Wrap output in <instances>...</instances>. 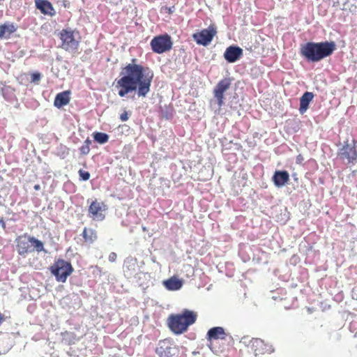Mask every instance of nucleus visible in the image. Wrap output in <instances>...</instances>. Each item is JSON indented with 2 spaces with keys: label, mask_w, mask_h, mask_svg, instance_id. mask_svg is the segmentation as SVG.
Instances as JSON below:
<instances>
[{
  "label": "nucleus",
  "mask_w": 357,
  "mask_h": 357,
  "mask_svg": "<svg viewBox=\"0 0 357 357\" xmlns=\"http://www.w3.org/2000/svg\"><path fill=\"white\" fill-rule=\"evenodd\" d=\"M33 188L36 190H39L40 189V186L39 184L35 185Z\"/></svg>",
  "instance_id": "c756f323"
},
{
  "label": "nucleus",
  "mask_w": 357,
  "mask_h": 357,
  "mask_svg": "<svg viewBox=\"0 0 357 357\" xmlns=\"http://www.w3.org/2000/svg\"><path fill=\"white\" fill-rule=\"evenodd\" d=\"M338 156L347 164L357 162V141L352 140L351 143H345L338 152Z\"/></svg>",
  "instance_id": "0eeeda50"
},
{
  "label": "nucleus",
  "mask_w": 357,
  "mask_h": 357,
  "mask_svg": "<svg viewBox=\"0 0 357 357\" xmlns=\"http://www.w3.org/2000/svg\"><path fill=\"white\" fill-rule=\"evenodd\" d=\"M31 82H37L40 79L41 75L39 73H33L31 74Z\"/></svg>",
  "instance_id": "a878e982"
},
{
  "label": "nucleus",
  "mask_w": 357,
  "mask_h": 357,
  "mask_svg": "<svg viewBox=\"0 0 357 357\" xmlns=\"http://www.w3.org/2000/svg\"><path fill=\"white\" fill-rule=\"evenodd\" d=\"M183 284V281L177 276H172L169 279L163 281V285L169 291H176L180 289Z\"/></svg>",
  "instance_id": "a211bd4d"
},
{
  "label": "nucleus",
  "mask_w": 357,
  "mask_h": 357,
  "mask_svg": "<svg viewBox=\"0 0 357 357\" xmlns=\"http://www.w3.org/2000/svg\"><path fill=\"white\" fill-rule=\"evenodd\" d=\"M107 210L106 206L103 202H98V200L93 201L88 210V215L93 220L101 221L105 217V211Z\"/></svg>",
  "instance_id": "9b49d317"
},
{
  "label": "nucleus",
  "mask_w": 357,
  "mask_h": 357,
  "mask_svg": "<svg viewBox=\"0 0 357 357\" xmlns=\"http://www.w3.org/2000/svg\"><path fill=\"white\" fill-rule=\"evenodd\" d=\"M250 348L256 356L266 354H271L274 349L264 340L259 338H254L250 341Z\"/></svg>",
  "instance_id": "f8f14e48"
},
{
  "label": "nucleus",
  "mask_w": 357,
  "mask_h": 357,
  "mask_svg": "<svg viewBox=\"0 0 357 357\" xmlns=\"http://www.w3.org/2000/svg\"><path fill=\"white\" fill-rule=\"evenodd\" d=\"M91 141L89 139H86L84 144L79 148L80 153L83 155H87L90 151V145Z\"/></svg>",
  "instance_id": "b1692460"
},
{
  "label": "nucleus",
  "mask_w": 357,
  "mask_h": 357,
  "mask_svg": "<svg viewBox=\"0 0 357 357\" xmlns=\"http://www.w3.org/2000/svg\"><path fill=\"white\" fill-rule=\"evenodd\" d=\"M79 175L81 179L83 180V181H87L90 178L89 172H88L86 171H84V170H82V169H80L79 171Z\"/></svg>",
  "instance_id": "393cba45"
},
{
  "label": "nucleus",
  "mask_w": 357,
  "mask_h": 357,
  "mask_svg": "<svg viewBox=\"0 0 357 357\" xmlns=\"http://www.w3.org/2000/svg\"><path fill=\"white\" fill-rule=\"evenodd\" d=\"M243 55V50L237 46H229L224 53V57L229 63H234Z\"/></svg>",
  "instance_id": "4468645a"
},
{
  "label": "nucleus",
  "mask_w": 357,
  "mask_h": 357,
  "mask_svg": "<svg viewBox=\"0 0 357 357\" xmlns=\"http://www.w3.org/2000/svg\"><path fill=\"white\" fill-rule=\"evenodd\" d=\"M5 321L4 315L0 312V325Z\"/></svg>",
  "instance_id": "c85d7f7f"
},
{
  "label": "nucleus",
  "mask_w": 357,
  "mask_h": 357,
  "mask_svg": "<svg viewBox=\"0 0 357 357\" xmlns=\"http://www.w3.org/2000/svg\"><path fill=\"white\" fill-rule=\"evenodd\" d=\"M79 33L71 29H62L59 34L61 40V47L68 52H75L78 50L79 38H77L75 35Z\"/></svg>",
  "instance_id": "423d86ee"
},
{
  "label": "nucleus",
  "mask_w": 357,
  "mask_h": 357,
  "mask_svg": "<svg viewBox=\"0 0 357 357\" xmlns=\"http://www.w3.org/2000/svg\"><path fill=\"white\" fill-rule=\"evenodd\" d=\"M178 349L171 339H164L159 341L155 353L160 357H172Z\"/></svg>",
  "instance_id": "1a4fd4ad"
},
{
  "label": "nucleus",
  "mask_w": 357,
  "mask_h": 357,
  "mask_svg": "<svg viewBox=\"0 0 357 357\" xmlns=\"http://www.w3.org/2000/svg\"><path fill=\"white\" fill-rule=\"evenodd\" d=\"M121 74L123 76L116 84L121 97L132 91H137L139 97H146L149 93L153 73L149 68L129 63L123 68Z\"/></svg>",
  "instance_id": "f257e3e1"
},
{
  "label": "nucleus",
  "mask_w": 357,
  "mask_h": 357,
  "mask_svg": "<svg viewBox=\"0 0 357 357\" xmlns=\"http://www.w3.org/2000/svg\"><path fill=\"white\" fill-rule=\"evenodd\" d=\"M36 8L44 15L53 16L55 14L52 3L47 0H35Z\"/></svg>",
  "instance_id": "dca6fc26"
},
{
  "label": "nucleus",
  "mask_w": 357,
  "mask_h": 357,
  "mask_svg": "<svg viewBox=\"0 0 357 357\" xmlns=\"http://www.w3.org/2000/svg\"><path fill=\"white\" fill-rule=\"evenodd\" d=\"M15 243L16 250L18 254L22 257H26L28 254L34 251L46 252L43 243L26 233L17 236Z\"/></svg>",
  "instance_id": "20e7f679"
},
{
  "label": "nucleus",
  "mask_w": 357,
  "mask_h": 357,
  "mask_svg": "<svg viewBox=\"0 0 357 357\" xmlns=\"http://www.w3.org/2000/svg\"><path fill=\"white\" fill-rule=\"evenodd\" d=\"M289 181V174L288 172L275 171L273 176V181L275 186L282 187Z\"/></svg>",
  "instance_id": "f3484780"
},
{
  "label": "nucleus",
  "mask_w": 357,
  "mask_h": 357,
  "mask_svg": "<svg viewBox=\"0 0 357 357\" xmlns=\"http://www.w3.org/2000/svg\"><path fill=\"white\" fill-rule=\"evenodd\" d=\"M231 86V79L229 78H224L218 82L213 90V94L217 99L218 105L221 107L224 104V93L229 89Z\"/></svg>",
  "instance_id": "ddd939ff"
},
{
  "label": "nucleus",
  "mask_w": 357,
  "mask_h": 357,
  "mask_svg": "<svg viewBox=\"0 0 357 357\" xmlns=\"http://www.w3.org/2000/svg\"><path fill=\"white\" fill-rule=\"evenodd\" d=\"M226 333L225 329L222 327L217 326L211 328L208 330L206 335V338L208 341L215 340H225L226 339Z\"/></svg>",
  "instance_id": "2eb2a0df"
},
{
  "label": "nucleus",
  "mask_w": 357,
  "mask_h": 357,
  "mask_svg": "<svg viewBox=\"0 0 357 357\" xmlns=\"http://www.w3.org/2000/svg\"><path fill=\"white\" fill-rule=\"evenodd\" d=\"M70 91H65L56 94L54 102V106L57 108H61V107L68 105L70 100Z\"/></svg>",
  "instance_id": "6ab92c4d"
},
{
  "label": "nucleus",
  "mask_w": 357,
  "mask_h": 357,
  "mask_svg": "<svg viewBox=\"0 0 357 357\" xmlns=\"http://www.w3.org/2000/svg\"><path fill=\"white\" fill-rule=\"evenodd\" d=\"M153 52L162 54L170 50L172 47V41L168 34L155 36L150 43Z\"/></svg>",
  "instance_id": "6e6552de"
},
{
  "label": "nucleus",
  "mask_w": 357,
  "mask_h": 357,
  "mask_svg": "<svg viewBox=\"0 0 357 357\" xmlns=\"http://www.w3.org/2000/svg\"><path fill=\"white\" fill-rule=\"evenodd\" d=\"M94 140L99 144H105L109 139V136L103 132H96L93 134Z\"/></svg>",
  "instance_id": "5701e85b"
},
{
  "label": "nucleus",
  "mask_w": 357,
  "mask_h": 357,
  "mask_svg": "<svg viewBox=\"0 0 357 357\" xmlns=\"http://www.w3.org/2000/svg\"><path fill=\"white\" fill-rule=\"evenodd\" d=\"M16 26L13 23L6 22L0 24V38H9L10 35L15 32Z\"/></svg>",
  "instance_id": "aec40b11"
},
{
  "label": "nucleus",
  "mask_w": 357,
  "mask_h": 357,
  "mask_svg": "<svg viewBox=\"0 0 357 357\" xmlns=\"http://www.w3.org/2000/svg\"><path fill=\"white\" fill-rule=\"evenodd\" d=\"M314 95L312 92L306 91L300 98L299 111L301 114L305 113L308 109L310 102L312 100Z\"/></svg>",
  "instance_id": "412c9836"
},
{
  "label": "nucleus",
  "mask_w": 357,
  "mask_h": 357,
  "mask_svg": "<svg viewBox=\"0 0 357 357\" xmlns=\"http://www.w3.org/2000/svg\"><path fill=\"white\" fill-rule=\"evenodd\" d=\"M196 312L185 309L181 314H172L167 318V326L170 331L176 335L184 333L188 327L195 323Z\"/></svg>",
  "instance_id": "7ed1b4c3"
},
{
  "label": "nucleus",
  "mask_w": 357,
  "mask_h": 357,
  "mask_svg": "<svg viewBox=\"0 0 357 357\" xmlns=\"http://www.w3.org/2000/svg\"><path fill=\"white\" fill-rule=\"evenodd\" d=\"M85 242L92 243L97 238L96 231L92 229L84 228L82 233Z\"/></svg>",
  "instance_id": "4be33fe9"
},
{
  "label": "nucleus",
  "mask_w": 357,
  "mask_h": 357,
  "mask_svg": "<svg viewBox=\"0 0 357 357\" xmlns=\"http://www.w3.org/2000/svg\"><path fill=\"white\" fill-rule=\"evenodd\" d=\"M0 226L4 229H6V222L2 218H0Z\"/></svg>",
  "instance_id": "cd10ccee"
},
{
  "label": "nucleus",
  "mask_w": 357,
  "mask_h": 357,
  "mask_svg": "<svg viewBox=\"0 0 357 357\" xmlns=\"http://www.w3.org/2000/svg\"><path fill=\"white\" fill-rule=\"evenodd\" d=\"M336 45L334 42H308L301 47V54L307 61L317 62L331 56Z\"/></svg>",
  "instance_id": "f03ea898"
},
{
  "label": "nucleus",
  "mask_w": 357,
  "mask_h": 357,
  "mask_svg": "<svg viewBox=\"0 0 357 357\" xmlns=\"http://www.w3.org/2000/svg\"><path fill=\"white\" fill-rule=\"evenodd\" d=\"M51 273L55 276L56 281L65 282L74 269L69 261L59 259L50 268Z\"/></svg>",
  "instance_id": "39448f33"
},
{
  "label": "nucleus",
  "mask_w": 357,
  "mask_h": 357,
  "mask_svg": "<svg viewBox=\"0 0 357 357\" xmlns=\"http://www.w3.org/2000/svg\"><path fill=\"white\" fill-rule=\"evenodd\" d=\"M120 119L122 121H126L128 119V114L126 111H124L121 115Z\"/></svg>",
  "instance_id": "bb28decb"
},
{
  "label": "nucleus",
  "mask_w": 357,
  "mask_h": 357,
  "mask_svg": "<svg viewBox=\"0 0 357 357\" xmlns=\"http://www.w3.org/2000/svg\"><path fill=\"white\" fill-rule=\"evenodd\" d=\"M217 31L215 27L211 25L207 29H204L199 32L195 33L192 35V38L197 44L206 46L212 41Z\"/></svg>",
  "instance_id": "9d476101"
}]
</instances>
